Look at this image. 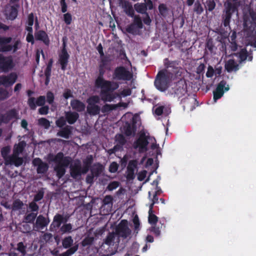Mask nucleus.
Listing matches in <instances>:
<instances>
[{
	"label": "nucleus",
	"mask_w": 256,
	"mask_h": 256,
	"mask_svg": "<svg viewBox=\"0 0 256 256\" xmlns=\"http://www.w3.org/2000/svg\"><path fill=\"white\" fill-rule=\"evenodd\" d=\"M173 78V73L168 70L163 69L157 74L154 84L160 92H164L168 87L169 83Z\"/></svg>",
	"instance_id": "obj_1"
},
{
	"label": "nucleus",
	"mask_w": 256,
	"mask_h": 256,
	"mask_svg": "<svg viewBox=\"0 0 256 256\" xmlns=\"http://www.w3.org/2000/svg\"><path fill=\"white\" fill-rule=\"evenodd\" d=\"M96 87L101 88L100 96L102 100L104 102H111L116 98L112 92L118 88L119 84L117 82H113L96 86Z\"/></svg>",
	"instance_id": "obj_2"
},
{
	"label": "nucleus",
	"mask_w": 256,
	"mask_h": 256,
	"mask_svg": "<svg viewBox=\"0 0 256 256\" xmlns=\"http://www.w3.org/2000/svg\"><path fill=\"white\" fill-rule=\"evenodd\" d=\"M224 6L225 8L222 15V24L224 28L230 29V23L232 14L238 11V5L228 0L224 3Z\"/></svg>",
	"instance_id": "obj_3"
},
{
	"label": "nucleus",
	"mask_w": 256,
	"mask_h": 256,
	"mask_svg": "<svg viewBox=\"0 0 256 256\" xmlns=\"http://www.w3.org/2000/svg\"><path fill=\"white\" fill-rule=\"evenodd\" d=\"M132 78V72L124 66L116 67L112 74V79L116 80L129 81Z\"/></svg>",
	"instance_id": "obj_4"
},
{
	"label": "nucleus",
	"mask_w": 256,
	"mask_h": 256,
	"mask_svg": "<svg viewBox=\"0 0 256 256\" xmlns=\"http://www.w3.org/2000/svg\"><path fill=\"white\" fill-rule=\"evenodd\" d=\"M170 92L174 97L180 98L187 93V86L183 81H178L172 87Z\"/></svg>",
	"instance_id": "obj_5"
},
{
	"label": "nucleus",
	"mask_w": 256,
	"mask_h": 256,
	"mask_svg": "<svg viewBox=\"0 0 256 256\" xmlns=\"http://www.w3.org/2000/svg\"><path fill=\"white\" fill-rule=\"evenodd\" d=\"M14 65L12 56H6L0 54V70L7 72L12 70Z\"/></svg>",
	"instance_id": "obj_6"
},
{
	"label": "nucleus",
	"mask_w": 256,
	"mask_h": 256,
	"mask_svg": "<svg viewBox=\"0 0 256 256\" xmlns=\"http://www.w3.org/2000/svg\"><path fill=\"white\" fill-rule=\"evenodd\" d=\"M148 137L143 133L140 134L139 138L134 142L133 146L135 149L138 148L140 152H143L148 150Z\"/></svg>",
	"instance_id": "obj_7"
},
{
	"label": "nucleus",
	"mask_w": 256,
	"mask_h": 256,
	"mask_svg": "<svg viewBox=\"0 0 256 256\" xmlns=\"http://www.w3.org/2000/svg\"><path fill=\"white\" fill-rule=\"evenodd\" d=\"M230 89L229 86L226 85V82L222 80L218 83L216 89L213 92L214 100L216 102L220 98L224 95V91H228Z\"/></svg>",
	"instance_id": "obj_8"
},
{
	"label": "nucleus",
	"mask_w": 256,
	"mask_h": 256,
	"mask_svg": "<svg viewBox=\"0 0 256 256\" xmlns=\"http://www.w3.org/2000/svg\"><path fill=\"white\" fill-rule=\"evenodd\" d=\"M116 232L120 236L126 238L131 234V230L128 226V221L122 220L116 228Z\"/></svg>",
	"instance_id": "obj_9"
},
{
	"label": "nucleus",
	"mask_w": 256,
	"mask_h": 256,
	"mask_svg": "<svg viewBox=\"0 0 256 256\" xmlns=\"http://www.w3.org/2000/svg\"><path fill=\"white\" fill-rule=\"evenodd\" d=\"M46 99V96H38L36 100L34 97L28 98V104L32 110H35L36 106H44Z\"/></svg>",
	"instance_id": "obj_10"
},
{
	"label": "nucleus",
	"mask_w": 256,
	"mask_h": 256,
	"mask_svg": "<svg viewBox=\"0 0 256 256\" xmlns=\"http://www.w3.org/2000/svg\"><path fill=\"white\" fill-rule=\"evenodd\" d=\"M17 74L15 72H11L8 76H0V86L3 85L7 87L12 86L16 80Z\"/></svg>",
	"instance_id": "obj_11"
},
{
	"label": "nucleus",
	"mask_w": 256,
	"mask_h": 256,
	"mask_svg": "<svg viewBox=\"0 0 256 256\" xmlns=\"http://www.w3.org/2000/svg\"><path fill=\"white\" fill-rule=\"evenodd\" d=\"M3 123L8 124L12 120H16L18 118V112L15 108H12L6 111L4 114H2Z\"/></svg>",
	"instance_id": "obj_12"
},
{
	"label": "nucleus",
	"mask_w": 256,
	"mask_h": 256,
	"mask_svg": "<svg viewBox=\"0 0 256 256\" xmlns=\"http://www.w3.org/2000/svg\"><path fill=\"white\" fill-rule=\"evenodd\" d=\"M50 222L48 217L46 218L42 214L37 216L36 222L34 224V228L37 230H44L47 227Z\"/></svg>",
	"instance_id": "obj_13"
},
{
	"label": "nucleus",
	"mask_w": 256,
	"mask_h": 256,
	"mask_svg": "<svg viewBox=\"0 0 256 256\" xmlns=\"http://www.w3.org/2000/svg\"><path fill=\"white\" fill-rule=\"evenodd\" d=\"M12 40L10 36H0V52H7L12 51L11 44Z\"/></svg>",
	"instance_id": "obj_14"
},
{
	"label": "nucleus",
	"mask_w": 256,
	"mask_h": 256,
	"mask_svg": "<svg viewBox=\"0 0 256 256\" xmlns=\"http://www.w3.org/2000/svg\"><path fill=\"white\" fill-rule=\"evenodd\" d=\"M32 164L35 166H37L36 172L38 174H44L48 169V164L42 162L40 158H38L33 160Z\"/></svg>",
	"instance_id": "obj_15"
},
{
	"label": "nucleus",
	"mask_w": 256,
	"mask_h": 256,
	"mask_svg": "<svg viewBox=\"0 0 256 256\" xmlns=\"http://www.w3.org/2000/svg\"><path fill=\"white\" fill-rule=\"evenodd\" d=\"M5 164L6 165H14L16 167L21 166L24 160L22 158L19 157L18 155L12 154L9 156L7 158H6Z\"/></svg>",
	"instance_id": "obj_16"
},
{
	"label": "nucleus",
	"mask_w": 256,
	"mask_h": 256,
	"mask_svg": "<svg viewBox=\"0 0 256 256\" xmlns=\"http://www.w3.org/2000/svg\"><path fill=\"white\" fill-rule=\"evenodd\" d=\"M56 164H64L65 166H68L71 162L70 158L68 156H64L62 152H58L52 160Z\"/></svg>",
	"instance_id": "obj_17"
},
{
	"label": "nucleus",
	"mask_w": 256,
	"mask_h": 256,
	"mask_svg": "<svg viewBox=\"0 0 256 256\" xmlns=\"http://www.w3.org/2000/svg\"><path fill=\"white\" fill-rule=\"evenodd\" d=\"M70 174L74 178H76L82 175V166L80 160L74 162L70 166Z\"/></svg>",
	"instance_id": "obj_18"
},
{
	"label": "nucleus",
	"mask_w": 256,
	"mask_h": 256,
	"mask_svg": "<svg viewBox=\"0 0 256 256\" xmlns=\"http://www.w3.org/2000/svg\"><path fill=\"white\" fill-rule=\"evenodd\" d=\"M34 37L36 40L41 41L46 46H49L50 40L48 34L44 30H37L34 33Z\"/></svg>",
	"instance_id": "obj_19"
},
{
	"label": "nucleus",
	"mask_w": 256,
	"mask_h": 256,
	"mask_svg": "<svg viewBox=\"0 0 256 256\" xmlns=\"http://www.w3.org/2000/svg\"><path fill=\"white\" fill-rule=\"evenodd\" d=\"M64 216L56 214L54 217L52 222L50 225V230L51 232L56 231L63 223Z\"/></svg>",
	"instance_id": "obj_20"
},
{
	"label": "nucleus",
	"mask_w": 256,
	"mask_h": 256,
	"mask_svg": "<svg viewBox=\"0 0 256 256\" xmlns=\"http://www.w3.org/2000/svg\"><path fill=\"white\" fill-rule=\"evenodd\" d=\"M70 55L64 50H61L58 54V62L60 65L61 69L63 70H66L68 63Z\"/></svg>",
	"instance_id": "obj_21"
},
{
	"label": "nucleus",
	"mask_w": 256,
	"mask_h": 256,
	"mask_svg": "<svg viewBox=\"0 0 256 256\" xmlns=\"http://www.w3.org/2000/svg\"><path fill=\"white\" fill-rule=\"evenodd\" d=\"M106 68H102V66H98V74L96 78L94 84L96 86H100L104 84H108L109 82H113L114 81H110L108 80H106L104 76L106 73Z\"/></svg>",
	"instance_id": "obj_22"
},
{
	"label": "nucleus",
	"mask_w": 256,
	"mask_h": 256,
	"mask_svg": "<svg viewBox=\"0 0 256 256\" xmlns=\"http://www.w3.org/2000/svg\"><path fill=\"white\" fill-rule=\"evenodd\" d=\"M70 106L73 110L77 112H82L85 110L86 105L79 100L74 99L70 101Z\"/></svg>",
	"instance_id": "obj_23"
},
{
	"label": "nucleus",
	"mask_w": 256,
	"mask_h": 256,
	"mask_svg": "<svg viewBox=\"0 0 256 256\" xmlns=\"http://www.w3.org/2000/svg\"><path fill=\"white\" fill-rule=\"evenodd\" d=\"M79 114L76 112L68 111L64 112V117L70 124H74L79 118Z\"/></svg>",
	"instance_id": "obj_24"
},
{
	"label": "nucleus",
	"mask_w": 256,
	"mask_h": 256,
	"mask_svg": "<svg viewBox=\"0 0 256 256\" xmlns=\"http://www.w3.org/2000/svg\"><path fill=\"white\" fill-rule=\"evenodd\" d=\"M72 126L66 125L64 128H60V130L57 132L56 136L68 139L72 134Z\"/></svg>",
	"instance_id": "obj_25"
},
{
	"label": "nucleus",
	"mask_w": 256,
	"mask_h": 256,
	"mask_svg": "<svg viewBox=\"0 0 256 256\" xmlns=\"http://www.w3.org/2000/svg\"><path fill=\"white\" fill-rule=\"evenodd\" d=\"M224 68L228 72H231L238 70L240 66L234 59H230L226 62Z\"/></svg>",
	"instance_id": "obj_26"
},
{
	"label": "nucleus",
	"mask_w": 256,
	"mask_h": 256,
	"mask_svg": "<svg viewBox=\"0 0 256 256\" xmlns=\"http://www.w3.org/2000/svg\"><path fill=\"white\" fill-rule=\"evenodd\" d=\"M100 108L97 104H88L87 106V112L92 116H96L100 114Z\"/></svg>",
	"instance_id": "obj_27"
},
{
	"label": "nucleus",
	"mask_w": 256,
	"mask_h": 256,
	"mask_svg": "<svg viewBox=\"0 0 256 256\" xmlns=\"http://www.w3.org/2000/svg\"><path fill=\"white\" fill-rule=\"evenodd\" d=\"M165 60L167 61L164 62L165 69L168 70L170 72L169 68H171L172 70V72L173 73L174 75V74L177 72L178 68L176 66L178 64V62L176 61H170L168 58H166Z\"/></svg>",
	"instance_id": "obj_28"
},
{
	"label": "nucleus",
	"mask_w": 256,
	"mask_h": 256,
	"mask_svg": "<svg viewBox=\"0 0 256 256\" xmlns=\"http://www.w3.org/2000/svg\"><path fill=\"white\" fill-rule=\"evenodd\" d=\"M122 8L126 14L130 17H133L134 15V11L132 5L127 1H125Z\"/></svg>",
	"instance_id": "obj_29"
},
{
	"label": "nucleus",
	"mask_w": 256,
	"mask_h": 256,
	"mask_svg": "<svg viewBox=\"0 0 256 256\" xmlns=\"http://www.w3.org/2000/svg\"><path fill=\"white\" fill-rule=\"evenodd\" d=\"M115 142L116 143V146H118V148L122 150L123 146L126 144V140L122 134H118L115 136Z\"/></svg>",
	"instance_id": "obj_30"
},
{
	"label": "nucleus",
	"mask_w": 256,
	"mask_h": 256,
	"mask_svg": "<svg viewBox=\"0 0 256 256\" xmlns=\"http://www.w3.org/2000/svg\"><path fill=\"white\" fill-rule=\"evenodd\" d=\"M103 170V166L100 163L95 164L90 169V172L96 177L100 176Z\"/></svg>",
	"instance_id": "obj_31"
},
{
	"label": "nucleus",
	"mask_w": 256,
	"mask_h": 256,
	"mask_svg": "<svg viewBox=\"0 0 256 256\" xmlns=\"http://www.w3.org/2000/svg\"><path fill=\"white\" fill-rule=\"evenodd\" d=\"M64 164H56L54 168V170L56 172L57 177L60 179L62 178L66 173V168Z\"/></svg>",
	"instance_id": "obj_32"
},
{
	"label": "nucleus",
	"mask_w": 256,
	"mask_h": 256,
	"mask_svg": "<svg viewBox=\"0 0 256 256\" xmlns=\"http://www.w3.org/2000/svg\"><path fill=\"white\" fill-rule=\"evenodd\" d=\"M37 212H30L26 214L24 216V222L26 223L33 224L37 218Z\"/></svg>",
	"instance_id": "obj_33"
},
{
	"label": "nucleus",
	"mask_w": 256,
	"mask_h": 256,
	"mask_svg": "<svg viewBox=\"0 0 256 256\" xmlns=\"http://www.w3.org/2000/svg\"><path fill=\"white\" fill-rule=\"evenodd\" d=\"M26 143L24 142H20L18 144H14L13 149V154L20 155L24 150Z\"/></svg>",
	"instance_id": "obj_34"
},
{
	"label": "nucleus",
	"mask_w": 256,
	"mask_h": 256,
	"mask_svg": "<svg viewBox=\"0 0 256 256\" xmlns=\"http://www.w3.org/2000/svg\"><path fill=\"white\" fill-rule=\"evenodd\" d=\"M18 7L19 5L18 4L11 6L8 14V18L9 20H12L17 17L18 14Z\"/></svg>",
	"instance_id": "obj_35"
},
{
	"label": "nucleus",
	"mask_w": 256,
	"mask_h": 256,
	"mask_svg": "<svg viewBox=\"0 0 256 256\" xmlns=\"http://www.w3.org/2000/svg\"><path fill=\"white\" fill-rule=\"evenodd\" d=\"M135 10L138 13L146 14L148 13L146 5L144 3H137L134 5Z\"/></svg>",
	"instance_id": "obj_36"
},
{
	"label": "nucleus",
	"mask_w": 256,
	"mask_h": 256,
	"mask_svg": "<svg viewBox=\"0 0 256 256\" xmlns=\"http://www.w3.org/2000/svg\"><path fill=\"white\" fill-rule=\"evenodd\" d=\"M78 244H75L72 248L68 249L65 252L60 254L58 256H71L78 250Z\"/></svg>",
	"instance_id": "obj_37"
},
{
	"label": "nucleus",
	"mask_w": 256,
	"mask_h": 256,
	"mask_svg": "<svg viewBox=\"0 0 256 256\" xmlns=\"http://www.w3.org/2000/svg\"><path fill=\"white\" fill-rule=\"evenodd\" d=\"M74 242V240L71 236H68L64 238L62 240V246L64 248H72V246Z\"/></svg>",
	"instance_id": "obj_38"
},
{
	"label": "nucleus",
	"mask_w": 256,
	"mask_h": 256,
	"mask_svg": "<svg viewBox=\"0 0 256 256\" xmlns=\"http://www.w3.org/2000/svg\"><path fill=\"white\" fill-rule=\"evenodd\" d=\"M240 58L239 63L242 64L245 61L248 56V52L246 48L242 49L240 52L236 54Z\"/></svg>",
	"instance_id": "obj_39"
},
{
	"label": "nucleus",
	"mask_w": 256,
	"mask_h": 256,
	"mask_svg": "<svg viewBox=\"0 0 256 256\" xmlns=\"http://www.w3.org/2000/svg\"><path fill=\"white\" fill-rule=\"evenodd\" d=\"M140 30L134 24L132 23L128 25L126 28V30L128 34L136 35L138 34V32Z\"/></svg>",
	"instance_id": "obj_40"
},
{
	"label": "nucleus",
	"mask_w": 256,
	"mask_h": 256,
	"mask_svg": "<svg viewBox=\"0 0 256 256\" xmlns=\"http://www.w3.org/2000/svg\"><path fill=\"white\" fill-rule=\"evenodd\" d=\"M160 14L164 17L166 18L168 14V9L167 8L166 4H160L158 7Z\"/></svg>",
	"instance_id": "obj_41"
},
{
	"label": "nucleus",
	"mask_w": 256,
	"mask_h": 256,
	"mask_svg": "<svg viewBox=\"0 0 256 256\" xmlns=\"http://www.w3.org/2000/svg\"><path fill=\"white\" fill-rule=\"evenodd\" d=\"M26 246L23 242L18 243L16 248H14V250H16L20 253V256H24L26 255Z\"/></svg>",
	"instance_id": "obj_42"
},
{
	"label": "nucleus",
	"mask_w": 256,
	"mask_h": 256,
	"mask_svg": "<svg viewBox=\"0 0 256 256\" xmlns=\"http://www.w3.org/2000/svg\"><path fill=\"white\" fill-rule=\"evenodd\" d=\"M132 23L136 26L138 28L142 29L143 28V24L141 18L139 15H134Z\"/></svg>",
	"instance_id": "obj_43"
},
{
	"label": "nucleus",
	"mask_w": 256,
	"mask_h": 256,
	"mask_svg": "<svg viewBox=\"0 0 256 256\" xmlns=\"http://www.w3.org/2000/svg\"><path fill=\"white\" fill-rule=\"evenodd\" d=\"M113 197L110 195H106L102 200V206H108L110 208H112L113 203Z\"/></svg>",
	"instance_id": "obj_44"
},
{
	"label": "nucleus",
	"mask_w": 256,
	"mask_h": 256,
	"mask_svg": "<svg viewBox=\"0 0 256 256\" xmlns=\"http://www.w3.org/2000/svg\"><path fill=\"white\" fill-rule=\"evenodd\" d=\"M94 240V237L87 236L82 241L81 244L84 247L90 246L93 244Z\"/></svg>",
	"instance_id": "obj_45"
},
{
	"label": "nucleus",
	"mask_w": 256,
	"mask_h": 256,
	"mask_svg": "<svg viewBox=\"0 0 256 256\" xmlns=\"http://www.w3.org/2000/svg\"><path fill=\"white\" fill-rule=\"evenodd\" d=\"M72 226L70 223L64 224L60 228V231L62 234L70 233L72 232Z\"/></svg>",
	"instance_id": "obj_46"
},
{
	"label": "nucleus",
	"mask_w": 256,
	"mask_h": 256,
	"mask_svg": "<svg viewBox=\"0 0 256 256\" xmlns=\"http://www.w3.org/2000/svg\"><path fill=\"white\" fill-rule=\"evenodd\" d=\"M24 203L20 199H16L13 202L12 208L13 210H17L22 208Z\"/></svg>",
	"instance_id": "obj_47"
},
{
	"label": "nucleus",
	"mask_w": 256,
	"mask_h": 256,
	"mask_svg": "<svg viewBox=\"0 0 256 256\" xmlns=\"http://www.w3.org/2000/svg\"><path fill=\"white\" fill-rule=\"evenodd\" d=\"M216 6V4L214 0H206V2L205 8L206 10L212 12L215 8Z\"/></svg>",
	"instance_id": "obj_48"
},
{
	"label": "nucleus",
	"mask_w": 256,
	"mask_h": 256,
	"mask_svg": "<svg viewBox=\"0 0 256 256\" xmlns=\"http://www.w3.org/2000/svg\"><path fill=\"white\" fill-rule=\"evenodd\" d=\"M194 10L197 14H200L204 12V8L199 1L195 2Z\"/></svg>",
	"instance_id": "obj_49"
},
{
	"label": "nucleus",
	"mask_w": 256,
	"mask_h": 256,
	"mask_svg": "<svg viewBox=\"0 0 256 256\" xmlns=\"http://www.w3.org/2000/svg\"><path fill=\"white\" fill-rule=\"evenodd\" d=\"M98 66L106 68L107 70H110L111 67L109 61L106 58H103L101 60Z\"/></svg>",
	"instance_id": "obj_50"
},
{
	"label": "nucleus",
	"mask_w": 256,
	"mask_h": 256,
	"mask_svg": "<svg viewBox=\"0 0 256 256\" xmlns=\"http://www.w3.org/2000/svg\"><path fill=\"white\" fill-rule=\"evenodd\" d=\"M10 151V147L9 146H7L3 147L1 150V154L2 158H4V161H6V158L9 156L8 154Z\"/></svg>",
	"instance_id": "obj_51"
},
{
	"label": "nucleus",
	"mask_w": 256,
	"mask_h": 256,
	"mask_svg": "<svg viewBox=\"0 0 256 256\" xmlns=\"http://www.w3.org/2000/svg\"><path fill=\"white\" fill-rule=\"evenodd\" d=\"M66 122L65 117L60 116L56 121V124L59 128H62L66 126Z\"/></svg>",
	"instance_id": "obj_52"
},
{
	"label": "nucleus",
	"mask_w": 256,
	"mask_h": 256,
	"mask_svg": "<svg viewBox=\"0 0 256 256\" xmlns=\"http://www.w3.org/2000/svg\"><path fill=\"white\" fill-rule=\"evenodd\" d=\"M148 220L150 224L156 225L158 221V218L153 212H148Z\"/></svg>",
	"instance_id": "obj_53"
},
{
	"label": "nucleus",
	"mask_w": 256,
	"mask_h": 256,
	"mask_svg": "<svg viewBox=\"0 0 256 256\" xmlns=\"http://www.w3.org/2000/svg\"><path fill=\"white\" fill-rule=\"evenodd\" d=\"M38 124L44 126L45 128H48L50 126V122L46 118H40L38 120Z\"/></svg>",
	"instance_id": "obj_54"
},
{
	"label": "nucleus",
	"mask_w": 256,
	"mask_h": 256,
	"mask_svg": "<svg viewBox=\"0 0 256 256\" xmlns=\"http://www.w3.org/2000/svg\"><path fill=\"white\" fill-rule=\"evenodd\" d=\"M86 102L88 104H96L100 103V98L98 96H93L90 97L87 100Z\"/></svg>",
	"instance_id": "obj_55"
},
{
	"label": "nucleus",
	"mask_w": 256,
	"mask_h": 256,
	"mask_svg": "<svg viewBox=\"0 0 256 256\" xmlns=\"http://www.w3.org/2000/svg\"><path fill=\"white\" fill-rule=\"evenodd\" d=\"M116 106L114 104H106L102 106L100 110L102 113L104 114L114 110Z\"/></svg>",
	"instance_id": "obj_56"
},
{
	"label": "nucleus",
	"mask_w": 256,
	"mask_h": 256,
	"mask_svg": "<svg viewBox=\"0 0 256 256\" xmlns=\"http://www.w3.org/2000/svg\"><path fill=\"white\" fill-rule=\"evenodd\" d=\"M63 20L66 25H70L72 22V15L70 12H65L63 16Z\"/></svg>",
	"instance_id": "obj_57"
},
{
	"label": "nucleus",
	"mask_w": 256,
	"mask_h": 256,
	"mask_svg": "<svg viewBox=\"0 0 256 256\" xmlns=\"http://www.w3.org/2000/svg\"><path fill=\"white\" fill-rule=\"evenodd\" d=\"M44 196V192L42 189L38 190L36 194L34 195V202H39L42 200Z\"/></svg>",
	"instance_id": "obj_58"
},
{
	"label": "nucleus",
	"mask_w": 256,
	"mask_h": 256,
	"mask_svg": "<svg viewBox=\"0 0 256 256\" xmlns=\"http://www.w3.org/2000/svg\"><path fill=\"white\" fill-rule=\"evenodd\" d=\"M120 185V182L117 181L110 182L107 186L106 190L109 191H112L116 189Z\"/></svg>",
	"instance_id": "obj_59"
},
{
	"label": "nucleus",
	"mask_w": 256,
	"mask_h": 256,
	"mask_svg": "<svg viewBox=\"0 0 256 256\" xmlns=\"http://www.w3.org/2000/svg\"><path fill=\"white\" fill-rule=\"evenodd\" d=\"M36 202L33 200L29 204L28 208L32 212H37L39 210V206L36 203Z\"/></svg>",
	"instance_id": "obj_60"
},
{
	"label": "nucleus",
	"mask_w": 256,
	"mask_h": 256,
	"mask_svg": "<svg viewBox=\"0 0 256 256\" xmlns=\"http://www.w3.org/2000/svg\"><path fill=\"white\" fill-rule=\"evenodd\" d=\"M46 102L50 104H52L54 102V96L52 92L48 91L46 92Z\"/></svg>",
	"instance_id": "obj_61"
},
{
	"label": "nucleus",
	"mask_w": 256,
	"mask_h": 256,
	"mask_svg": "<svg viewBox=\"0 0 256 256\" xmlns=\"http://www.w3.org/2000/svg\"><path fill=\"white\" fill-rule=\"evenodd\" d=\"M126 177L127 180H134L135 178L134 170L130 169L128 168H126Z\"/></svg>",
	"instance_id": "obj_62"
},
{
	"label": "nucleus",
	"mask_w": 256,
	"mask_h": 256,
	"mask_svg": "<svg viewBox=\"0 0 256 256\" xmlns=\"http://www.w3.org/2000/svg\"><path fill=\"white\" fill-rule=\"evenodd\" d=\"M93 162V157L92 155H88L86 158L84 160L83 164L86 166H88L90 168Z\"/></svg>",
	"instance_id": "obj_63"
},
{
	"label": "nucleus",
	"mask_w": 256,
	"mask_h": 256,
	"mask_svg": "<svg viewBox=\"0 0 256 256\" xmlns=\"http://www.w3.org/2000/svg\"><path fill=\"white\" fill-rule=\"evenodd\" d=\"M114 238V234L109 233L104 240V243L108 246L110 245Z\"/></svg>",
	"instance_id": "obj_64"
}]
</instances>
